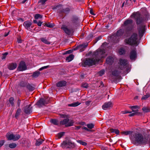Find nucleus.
<instances>
[{"label":"nucleus","instance_id":"1","mask_svg":"<svg viewBox=\"0 0 150 150\" xmlns=\"http://www.w3.org/2000/svg\"><path fill=\"white\" fill-rule=\"evenodd\" d=\"M130 137L132 140L140 144H146L149 142V137L139 133L132 134Z\"/></svg>","mask_w":150,"mask_h":150},{"label":"nucleus","instance_id":"2","mask_svg":"<svg viewBox=\"0 0 150 150\" xmlns=\"http://www.w3.org/2000/svg\"><path fill=\"white\" fill-rule=\"evenodd\" d=\"M130 34L128 32H127L125 29H120L118 30L115 35L113 37L114 42L115 43H117L119 42L120 38L122 36L124 38L127 37Z\"/></svg>","mask_w":150,"mask_h":150},{"label":"nucleus","instance_id":"3","mask_svg":"<svg viewBox=\"0 0 150 150\" xmlns=\"http://www.w3.org/2000/svg\"><path fill=\"white\" fill-rule=\"evenodd\" d=\"M126 44L129 45H130L137 46L139 44L138 41V35L135 33H133L128 38H127L124 41Z\"/></svg>","mask_w":150,"mask_h":150},{"label":"nucleus","instance_id":"4","mask_svg":"<svg viewBox=\"0 0 150 150\" xmlns=\"http://www.w3.org/2000/svg\"><path fill=\"white\" fill-rule=\"evenodd\" d=\"M61 146L63 149H73L74 148L76 145L75 143L72 142L70 140H67L63 141L61 144Z\"/></svg>","mask_w":150,"mask_h":150},{"label":"nucleus","instance_id":"5","mask_svg":"<svg viewBox=\"0 0 150 150\" xmlns=\"http://www.w3.org/2000/svg\"><path fill=\"white\" fill-rule=\"evenodd\" d=\"M52 9L53 10L57 9V12L59 14H62L63 13H68L70 11L69 8L67 7L64 8L61 4L54 6L52 7Z\"/></svg>","mask_w":150,"mask_h":150},{"label":"nucleus","instance_id":"6","mask_svg":"<svg viewBox=\"0 0 150 150\" xmlns=\"http://www.w3.org/2000/svg\"><path fill=\"white\" fill-rule=\"evenodd\" d=\"M105 50L104 49H98L94 52L93 55L96 57V59L98 60V62L102 58L105 57Z\"/></svg>","mask_w":150,"mask_h":150},{"label":"nucleus","instance_id":"7","mask_svg":"<svg viewBox=\"0 0 150 150\" xmlns=\"http://www.w3.org/2000/svg\"><path fill=\"white\" fill-rule=\"evenodd\" d=\"M136 19L137 24H139L142 23L143 21L146 20V16L145 17L140 14L139 13H134L132 15Z\"/></svg>","mask_w":150,"mask_h":150},{"label":"nucleus","instance_id":"8","mask_svg":"<svg viewBox=\"0 0 150 150\" xmlns=\"http://www.w3.org/2000/svg\"><path fill=\"white\" fill-rule=\"evenodd\" d=\"M133 21L131 19H127L126 20L122 25V26L124 27V28L127 32L130 33V31L132 29V23Z\"/></svg>","mask_w":150,"mask_h":150},{"label":"nucleus","instance_id":"9","mask_svg":"<svg viewBox=\"0 0 150 150\" xmlns=\"http://www.w3.org/2000/svg\"><path fill=\"white\" fill-rule=\"evenodd\" d=\"M74 123L73 120L67 118L61 121L59 124L60 125H64L65 127H69L73 126Z\"/></svg>","mask_w":150,"mask_h":150},{"label":"nucleus","instance_id":"10","mask_svg":"<svg viewBox=\"0 0 150 150\" xmlns=\"http://www.w3.org/2000/svg\"><path fill=\"white\" fill-rule=\"evenodd\" d=\"M121 72V71L116 70L112 71V74L109 76V79L112 82H114L117 80Z\"/></svg>","mask_w":150,"mask_h":150},{"label":"nucleus","instance_id":"11","mask_svg":"<svg viewBox=\"0 0 150 150\" xmlns=\"http://www.w3.org/2000/svg\"><path fill=\"white\" fill-rule=\"evenodd\" d=\"M97 62H98V60L96 59L87 58L83 62L85 65L90 66L95 64Z\"/></svg>","mask_w":150,"mask_h":150},{"label":"nucleus","instance_id":"12","mask_svg":"<svg viewBox=\"0 0 150 150\" xmlns=\"http://www.w3.org/2000/svg\"><path fill=\"white\" fill-rule=\"evenodd\" d=\"M49 100L48 98L46 99L41 98L37 102L36 105L39 108L42 107L43 106L48 104Z\"/></svg>","mask_w":150,"mask_h":150},{"label":"nucleus","instance_id":"13","mask_svg":"<svg viewBox=\"0 0 150 150\" xmlns=\"http://www.w3.org/2000/svg\"><path fill=\"white\" fill-rule=\"evenodd\" d=\"M62 28L64 32L68 35H72L74 32V29L72 28H69L65 25H62Z\"/></svg>","mask_w":150,"mask_h":150},{"label":"nucleus","instance_id":"14","mask_svg":"<svg viewBox=\"0 0 150 150\" xmlns=\"http://www.w3.org/2000/svg\"><path fill=\"white\" fill-rule=\"evenodd\" d=\"M138 29L139 36H142L145 30V26L141 24L138 26Z\"/></svg>","mask_w":150,"mask_h":150},{"label":"nucleus","instance_id":"15","mask_svg":"<svg viewBox=\"0 0 150 150\" xmlns=\"http://www.w3.org/2000/svg\"><path fill=\"white\" fill-rule=\"evenodd\" d=\"M23 25L25 27V28L28 30H32V29L33 28L32 23L29 21H27L24 22L23 24Z\"/></svg>","mask_w":150,"mask_h":150},{"label":"nucleus","instance_id":"16","mask_svg":"<svg viewBox=\"0 0 150 150\" xmlns=\"http://www.w3.org/2000/svg\"><path fill=\"white\" fill-rule=\"evenodd\" d=\"M20 71H23L27 69V67L25 62L23 61L21 62L18 68Z\"/></svg>","mask_w":150,"mask_h":150},{"label":"nucleus","instance_id":"17","mask_svg":"<svg viewBox=\"0 0 150 150\" xmlns=\"http://www.w3.org/2000/svg\"><path fill=\"white\" fill-rule=\"evenodd\" d=\"M120 68L121 70H123L126 67L127 64V61L125 59H120Z\"/></svg>","mask_w":150,"mask_h":150},{"label":"nucleus","instance_id":"18","mask_svg":"<svg viewBox=\"0 0 150 150\" xmlns=\"http://www.w3.org/2000/svg\"><path fill=\"white\" fill-rule=\"evenodd\" d=\"M112 106V103L111 102H108L105 103L102 106V108L104 110L109 109Z\"/></svg>","mask_w":150,"mask_h":150},{"label":"nucleus","instance_id":"19","mask_svg":"<svg viewBox=\"0 0 150 150\" xmlns=\"http://www.w3.org/2000/svg\"><path fill=\"white\" fill-rule=\"evenodd\" d=\"M129 56L130 59L132 60L134 59L137 58V53L135 49L131 50Z\"/></svg>","mask_w":150,"mask_h":150},{"label":"nucleus","instance_id":"20","mask_svg":"<svg viewBox=\"0 0 150 150\" xmlns=\"http://www.w3.org/2000/svg\"><path fill=\"white\" fill-rule=\"evenodd\" d=\"M30 104L26 106L24 108V112L26 114H30L32 112V108Z\"/></svg>","mask_w":150,"mask_h":150},{"label":"nucleus","instance_id":"21","mask_svg":"<svg viewBox=\"0 0 150 150\" xmlns=\"http://www.w3.org/2000/svg\"><path fill=\"white\" fill-rule=\"evenodd\" d=\"M88 45V43H84L79 45L78 47V49L80 52H81L85 50Z\"/></svg>","mask_w":150,"mask_h":150},{"label":"nucleus","instance_id":"22","mask_svg":"<svg viewBox=\"0 0 150 150\" xmlns=\"http://www.w3.org/2000/svg\"><path fill=\"white\" fill-rule=\"evenodd\" d=\"M114 59L112 56L108 57L106 59V63L109 65H111L114 62Z\"/></svg>","mask_w":150,"mask_h":150},{"label":"nucleus","instance_id":"23","mask_svg":"<svg viewBox=\"0 0 150 150\" xmlns=\"http://www.w3.org/2000/svg\"><path fill=\"white\" fill-rule=\"evenodd\" d=\"M36 86L34 84H29L28 83L27 85L26 88L30 91H32L34 90Z\"/></svg>","mask_w":150,"mask_h":150},{"label":"nucleus","instance_id":"24","mask_svg":"<svg viewBox=\"0 0 150 150\" xmlns=\"http://www.w3.org/2000/svg\"><path fill=\"white\" fill-rule=\"evenodd\" d=\"M21 109L19 108L16 111V113L15 114V117L17 119H18L19 116H20L21 114Z\"/></svg>","mask_w":150,"mask_h":150},{"label":"nucleus","instance_id":"25","mask_svg":"<svg viewBox=\"0 0 150 150\" xmlns=\"http://www.w3.org/2000/svg\"><path fill=\"white\" fill-rule=\"evenodd\" d=\"M78 20V18L76 16L73 15L70 18L71 22L73 24H74L76 23Z\"/></svg>","mask_w":150,"mask_h":150},{"label":"nucleus","instance_id":"26","mask_svg":"<svg viewBox=\"0 0 150 150\" xmlns=\"http://www.w3.org/2000/svg\"><path fill=\"white\" fill-rule=\"evenodd\" d=\"M17 64L16 63H11L9 64L8 68L9 69L11 70H13L16 68Z\"/></svg>","mask_w":150,"mask_h":150},{"label":"nucleus","instance_id":"27","mask_svg":"<svg viewBox=\"0 0 150 150\" xmlns=\"http://www.w3.org/2000/svg\"><path fill=\"white\" fill-rule=\"evenodd\" d=\"M67 83L66 81H59L57 83V86L58 87H61L65 86Z\"/></svg>","mask_w":150,"mask_h":150},{"label":"nucleus","instance_id":"28","mask_svg":"<svg viewBox=\"0 0 150 150\" xmlns=\"http://www.w3.org/2000/svg\"><path fill=\"white\" fill-rule=\"evenodd\" d=\"M13 134H11L10 132H8L6 134V136L7 139L8 140H13Z\"/></svg>","mask_w":150,"mask_h":150},{"label":"nucleus","instance_id":"29","mask_svg":"<svg viewBox=\"0 0 150 150\" xmlns=\"http://www.w3.org/2000/svg\"><path fill=\"white\" fill-rule=\"evenodd\" d=\"M81 103L78 102H76L68 104V106L73 107H76L79 105Z\"/></svg>","mask_w":150,"mask_h":150},{"label":"nucleus","instance_id":"30","mask_svg":"<svg viewBox=\"0 0 150 150\" xmlns=\"http://www.w3.org/2000/svg\"><path fill=\"white\" fill-rule=\"evenodd\" d=\"M50 122L54 125H58L59 124L58 120L55 119H51L50 120Z\"/></svg>","mask_w":150,"mask_h":150},{"label":"nucleus","instance_id":"31","mask_svg":"<svg viewBox=\"0 0 150 150\" xmlns=\"http://www.w3.org/2000/svg\"><path fill=\"white\" fill-rule=\"evenodd\" d=\"M74 58V55L73 54H71L66 57V60L68 61V62L71 61Z\"/></svg>","mask_w":150,"mask_h":150},{"label":"nucleus","instance_id":"32","mask_svg":"<svg viewBox=\"0 0 150 150\" xmlns=\"http://www.w3.org/2000/svg\"><path fill=\"white\" fill-rule=\"evenodd\" d=\"M130 108L132 110L133 112H137L138 111V110L137 109L135 110H134L137 109L139 108V107L138 106H133L130 107Z\"/></svg>","mask_w":150,"mask_h":150},{"label":"nucleus","instance_id":"33","mask_svg":"<svg viewBox=\"0 0 150 150\" xmlns=\"http://www.w3.org/2000/svg\"><path fill=\"white\" fill-rule=\"evenodd\" d=\"M20 135L19 134L14 135L13 134V140L16 141L18 140L20 138Z\"/></svg>","mask_w":150,"mask_h":150},{"label":"nucleus","instance_id":"34","mask_svg":"<svg viewBox=\"0 0 150 150\" xmlns=\"http://www.w3.org/2000/svg\"><path fill=\"white\" fill-rule=\"evenodd\" d=\"M43 141V140L42 139H38L36 140L35 144L37 146H39L42 144Z\"/></svg>","mask_w":150,"mask_h":150},{"label":"nucleus","instance_id":"35","mask_svg":"<svg viewBox=\"0 0 150 150\" xmlns=\"http://www.w3.org/2000/svg\"><path fill=\"white\" fill-rule=\"evenodd\" d=\"M40 39L42 42L46 44L49 45L50 44V42L45 38H42Z\"/></svg>","mask_w":150,"mask_h":150},{"label":"nucleus","instance_id":"36","mask_svg":"<svg viewBox=\"0 0 150 150\" xmlns=\"http://www.w3.org/2000/svg\"><path fill=\"white\" fill-rule=\"evenodd\" d=\"M40 73L39 71H36L33 73L32 75L33 77L36 78L38 77L40 74Z\"/></svg>","mask_w":150,"mask_h":150},{"label":"nucleus","instance_id":"37","mask_svg":"<svg viewBox=\"0 0 150 150\" xmlns=\"http://www.w3.org/2000/svg\"><path fill=\"white\" fill-rule=\"evenodd\" d=\"M28 83H27L26 82L22 81L20 82V85L22 87H25V86L26 87Z\"/></svg>","mask_w":150,"mask_h":150},{"label":"nucleus","instance_id":"38","mask_svg":"<svg viewBox=\"0 0 150 150\" xmlns=\"http://www.w3.org/2000/svg\"><path fill=\"white\" fill-rule=\"evenodd\" d=\"M14 98L12 97H11L9 99L8 102L12 106H13L14 105Z\"/></svg>","mask_w":150,"mask_h":150},{"label":"nucleus","instance_id":"39","mask_svg":"<svg viewBox=\"0 0 150 150\" xmlns=\"http://www.w3.org/2000/svg\"><path fill=\"white\" fill-rule=\"evenodd\" d=\"M110 131L111 132H114L117 134H118L119 133V131L118 129H110Z\"/></svg>","mask_w":150,"mask_h":150},{"label":"nucleus","instance_id":"40","mask_svg":"<svg viewBox=\"0 0 150 150\" xmlns=\"http://www.w3.org/2000/svg\"><path fill=\"white\" fill-rule=\"evenodd\" d=\"M132 131H123L121 132L122 134H124L125 135H127L132 134Z\"/></svg>","mask_w":150,"mask_h":150},{"label":"nucleus","instance_id":"41","mask_svg":"<svg viewBox=\"0 0 150 150\" xmlns=\"http://www.w3.org/2000/svg\"><path fill=\"white\" fill-rule=\"evenodd\" d=\"M17 146L16 144L14 143H12L9 144V147L11 149H13L15 148Z\"/></svg>","mask_w":150,"mask_h":150},{"label":"nucleus","instance_id":"42","mask_svg":"<svg viewBox=\"0 0 150 150\" xmlns=\"http://www.w3.org/2000/svg\"><path fill=\"white\" fill-rule=\"evenodd\" d=\"M125 50L123 48H120L119 50V53L120 55H122L124 54Z\"/></svg>","mask_w":150,"mask_h":150},{"label":"nucleus","instance_id":"43","mask_svg":"<svg viewBox=\"0 0 150 150\" xmlns=\"http://www.w3.org/2000/svg\"><path fill=\"white\" fill-rule=\"evenodd\" d=\"M142 110L143 111L145 112H150V108H149L144 107L142 108Z\"/></svg>","mask_w":150,"mask_h":150},{"label":"nucleus","instance_id":"44","mask_svg":"<svg viewBox=\"0 0 150 150\" xmlns=\"http://www.w3.org/2000/svg\"><path fill=\"white\" fill-rule=\"evenodd\" d=\"M47 0H40L38 2V3L41 5H44L45 4V2Z\"/></svg>","mask_w":150,"mask_h":150},{"label":"nucleus","instance_id":"45","mask_svg":"<svg viewBox=\"0 0 150 150\" xmlns=\"http://www.w3.org/2000/svg\"><path fill=\"white\" fill-rule=\"evenodd\" d=\"M44 25H46L47 27L50 28H52L54 26L53 24L50 23H45Z\"/></svg>","mask_w":150,"mask_h":150},{"label":"nucleus","instance_id":"46","mask_svg":"<svg viewBox=\"0 0 150 150\" xmlns=\"http://www.w3.org/2000/svg\"><path fill=\"white\" fill-rule=\"evenodd\" d=\"M105 73V70L103 69L101 70L98 73V74L99 76H101Z\"/></svg>","mask_w":150,"mask_h":150},{"label":"nucleus","instance_id":"47","mask_svg":"<svg viewBox=\"0 0 150 150\" xmlns=\"http://www.w3.org/2000/svg\"><path fill=\"white\" fill-rule=\"evenodd\" d=\"M77 142L79 143L80 144L84 145V146H86L87 145V143L82 141L81 140H78L77 141Z\"/></svg>","mask_w":150,"mask_h":150},{"label":"nucleus","instance_id":"48","mask_svg":"<svg viewBox=\"0 0 150 150\" xmlns=\"http://www.w3.org/2000/svg\"><path fill=\"white\" fill-rule=\"evenodd\" d=\"M8 53L7 52H6L2 54V56L1 57V59L2 60L4 59L7 57Z\"/></svg>","mask_w":150,"mask_h":150},{"label":"nucleus","instance_id":"49","mask_svg":"<svg viewBox=\"0 0 150 150\" xmlns=\"http://www.w3.org/2000/svg\"><path fill=\"white\" fill-rule=\"evenodd\" d=\"M150 96V95L148 94H146V95H144V96H143L142 98V100H146L147 98H148Z\"/></svg>","mask_w":150,"mask_h":150},{"label":"nucleus","instance_id":"50","mask_svg":"<svg viewBox=\"0 0 150 150\" xmlns=\"http://www.w3.org/2000/svg\"><path fill=\"white\" fill-rule=\"evenodd\" d=\"M42 18V16L39 14H37L35 15V19H38L39 18Z\"/></svg>","mask_w":150,"mask_h":150},{"label":"nucleus","instance_id":"51","mask_svg":"<svg viewBox=\"0 0 150 150\" xmlns=\"http://www.w3.org/2000/svg\"><path fill=\"white\" fill-rule=\"evenodd\" d=\"M64 134V132H61L57 134V136L58 138H61L62 136H63Z\"/></svg>","mask_w":150,"mask_h":150},{"label":"nucleus","instance_id":"52","mask_svg":"<svg viewBox=\"0 0 150 150\" xmlns=\"http://www.w3.org/2000/svg\"><path fill=\"white\" fill-rule=\"evenodd\" d=\"M87 127L90 129H92L94 127V125L93 124H87Z\"/></svg>","mask_w":150,"mask_h":150},{"label":"nucleus","instance_id":"53","mask_svg":"<svg viewBox=\"0 0 150 150\" xmlns=\"http://www.w3.org/2000/svg\"><path fill=\"white\" fill-rule=\"evenodd\" d=\"M82 86L84 88H87L88 87V85L87 83H85L82 84Z\"/></svg>","mask_w":150,"mask_h":150},{"label":"nucleus","instance_id":"54","mask_svg":"<svg viewBox=\"0 0 150 150\" xmlns=\"http://www.w3.org/2000/svg\"><path fill=\"white\" fill-rule=\"evenodd\" d=\"M135 112L129 114V116H130V117L133 116H134V115H137L138 113V112Z\"/></svg>","mask_w":150,"mask_h":150},{"label":"nucleus","instance_id":"55","mask_svg":"<svg viewBox=\"0 0 150 150\" xmlns=\"http://www.w3.org/2000/svg\"><path fill=\"white\" fill-rule=\"evenodd\" d=\"M4 140H2L0 141V147L2 146L4 143Z\"/></svg>","mask_w":150,"mask_h":150},{"label":"nucleus","instance_id":"56","mask_svg":"<svg viewBox=\"0 0 150 150\" xmlns=\"http://www.w3.org/2000/svg\"><path fill=\"white\" fill-rule=\"evenodd\" d=\"M21 100L20 99H18L17 102V107L18 108H19L21 104Z\"/></svg>","mask_w":150,"mask_h":150},{"label":"nucleus","instance_id":"57","mask_svg":"<svg viewBox=\"0 0 150 150\" xmlns=\"http://www.w3.org/2000/svg\"><path fill=\"white\" fill-rule=\"evenodd\" d=\"M48 66H46L42 67L41 68L39 69V70L41 71L43 69L47 68H48Z\"/></svg>","mask_w":150,"mask_h":150},{"label":"nucleus","instance_id":"58","mask_svg":"<svg viewBox=\"0 0 150 150\" xmlns=\"http://www.w3.org/2000/svg\"><path fill=\"white\" fill-rule=\"evenodd\" d=\"M60 117L63 118H67V116L65 115L61 114L60 115Z\"/></svg>","mask_w":150,"mask_h":150},{"label":"nucleus","instance_id":"59","mask_svg":"<svg viewBox=\"0 0 150 150\" xmlns=\"http://www.w3.org/2000/svg\"><path fill=\"white\" fill-rule=\"evenodd\" d=\"M93 36V35L92 34H90L87 37L88 39H90L92 38Z\"/></svg>","mask_w":150,"mask_h":150},{"label":"nucleus","instance_id":"60","mask_svg":"<svg viewBox=\"0 0 150 150\" xmlns=\"http://www.w3.org/2000/svg\"><path fill=\"white\" fill-rule=\"evenodd\" d=\"M72 52V50H68V51H67L66 52V53H65V54H70Z\"/></svg>","mask_w":150,"mask_h":150},{"label":"nucleus","instance_id":"61","mask_svg":"<svg viewBox=\"0 0 150 150\" xmlns=\"http://www.w3.org/2000/svg\"><path fill=\"white\" fill-rule=\"evenodd\" d=\"M102 37L101 36H99L96 39V42H97L98 40L101 39Z\"/></svg>","mask_w":150,"mask_h":150},{"label":"nucleus","instance_id":"62","mask_svg":"<svg viewBox=\"0 0 150 150\" xmlns=\"http://www.w3.org/2000/svg\"><path fill=\"white\" fill-rule=\"evenodd\" d=\"M42 24V22L40 21L38 22L37 23L38 25L39 26H40Z\"/></svg>","mask_w":150,"mask_h":150},{"label":"nucleus","instance_id":"63","mask_svg":"<svg viewBox=\"0 0 150 150\" xmlns=\"http://www.w3.org/2000/svg\"><path fill=\"white\" fill-rule=\"evenodd\" d=\"M18 42L19 43H21L22 42V40L20 38H18Z\"/></svg>","mask_w":150,"mask_h":150},{"label":"nucleus","instance_id":"64","mask_svg":"<svg viewBox=\"0 0 150 150\" xmlns=\"http://www.w3.org/2000/svg\"><path fill=\"white\" fill-rule=\"evenodd\" d=\"M91 102V101L88 100V101H87L86 102V104L87 105H88L89 104H90V103Z\"/></svg>","mask_w":150,"mask_h":150}]
</instances>
